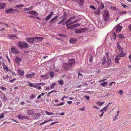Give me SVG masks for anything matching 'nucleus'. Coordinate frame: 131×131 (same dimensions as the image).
<instances>
[{
    "mask_svg": "<svg viewBox=\"0 0 131 131\" xmlns=\"http://www.w3.org/2000/svg\"><path fill=\"white\" fill-rule=\"evenodd\" d=\"M77 2L78 3L81 5L84 3V0H77Z\"/></svg>",
    "mask_w": 131,
    "mask_h": 131,
    "instance_id": "393cba45",
    "label": "nucleus"
},
{
    "mask_svg": "<svg viewBox=\"0 0 131 131\" xmlns=\"http://www.w3.org/2000/svg\"><path fill=\"white\" fill-rule=\"evenodd\" d=\"M18 73L20 75L23 76L24 74V71L22 70L18 69Z\"/></svg>",
    "mask_w": 131,
    "mask_h": 131,
    "instance_id": "dca6fc26",
    "label": "nucleus"
},
{
    "mask_svg": "<svg viewBox=\"0 0 131 131\" xmlns=\"http://www.w3.org/2000/svg\"><path fill=\"white\" fill-rule=\"evenodd\" d=\"M75 63V61L73 59H71L69 60V62L68 63L71 66L74 64Z\"/></svg>",
    "mask_w": 131,
    "mask_h": 131,
    "instance_id": "9b49d317",
    "label": "nucleus"
},
{
    "mask_svg": "<svg viewBox=\"0 0 131 131\" xmlns=\"http://www.w3.org/2000/svg\"><path fill=\"white\" fill-rule=\"evenodd\" d=\"M94 13L95 14H96L97 15H99L100 14V12H99L98 11H97L95 12Z\"/></svg>",
    "mask_w": 131,
    "mask_h": 131,
    "instance_id": "3c124183",
    "label": "nucleus"
},
{
    "mask_svg": "<svg viewBox=\"0 0 131 131\" xmlns=\"http://www.w3.org/2000/svg\"><path fill=\"white\" fill-rule=\"evenodd\" d=\"M29 14L32 15H35L36 14H37V12L33 10L29 12Z\"/></svg>",
    "mask_w": 131,
    "mask_h": 131,
    "instance_id": "6ab92c4d",
    "label": "nucleus"
},
{
    "mask_svg": "<svg viewBox=\"0 0 131 131\" xmlns=\"http://www.w3.org/2000/svg\"><path fill=\"white\" fill-rule=\"evenodd\" d=\"M72 102L71 101H68L67 102L68 104H70L72 103Z\"/></svg>",
    "mask_w": 131,
    "mask_h": 131,
    "instance_id": "69168bd1",
    "label": "nucleus"
},
{
    "mask_svg": "<svg viewBox=\"0 0 131 131\" xmlns=\"http://www.w3.org/2000/svg\"><path fill=\"white\" fill-rule=\"evenodd\" d=\"M18 119H23V116H22L21 115H18Z\"/></svg>",
    "mask_w": 131,
    "mask_h": 131,
    "instance_id": "4c0bfd02",
    "label": "nucleus"
},
{
    "mask_svg": "<svg viewBox=\"0 0 131 131\" xmlns=\"http://www.w3.org/2000/svg\"><path fill=\"white\" fill-rule=\"evenodd\" d=\"M0 88L2 90H6V88L3 86L0 87Z\"/></svg>",
    "mask_w": 131,
    "mask_h": 131,
    "instance_id": "4d7b16f0",
    "label": "nucleus"
},
{
    "mask_svg": "<svg viewBox=\"0 0 131 131\" xmlns=\"http://www.w3.org/2000/svg\"><path fill=\"white\" fill-rule=\"evenodd\" d=\"M54 73L52 71H50L49 72V75L50 77L52 78H53L54 76Z\"/></svg>",
    "mask_w": 131,
    "mask_h": 131,
    "instance_id": "4be33fe9",
    "label": "nucleus"
},
{
    "mask_svg": "<svg viewBox=\"0 0 131 131\" xmlns=\"http://www.w3.org/2000/svg\"><path fill=\"white\" fill-rule=\"evenodd\" d=\"M53 14V13L52 12H51L50 14L45 19V20L47 21L50 19L52 17Z\"/></svg>",
    "mask_w": 131,
    "mask_h": 131,
    "instance_id": "f8f14e48",
    "label": "nucleus"
},
{
    "mask_svg": "<svg viewBox=\"0 0 131 131\" xmlns=\"http://www.w3.org/2000/svg\"><path fill=\"white\" fill-rule=\"evenodd\" d=\"M118 56H116L115 58V61L116 63H118L119 62V61L120 59Z\"/></svg>",
    "mask_w": 131,
    "mask_h": 131,
    "instance_id": "aec40b11",
    "label": "nucleus"
},
{
    "mask_svg": "<svg viewBox=\"0 0 131 131\" xmlns=\"http://www.w3.org/2000/svg\"><path fill=\"white\" fill-rule=\"evenodd\" d=\"M6 5L5 3H0V8H5Z\"/></svg>",
    "mask_w": 131,
    "mask_h": 131,
    "instance_id": "412c9836",
    "label": "nucleus"
},
{
    "mask_svg": "<svg viewBox=\"0 0 131 131\" xmlns=\"http://www.w3.org/2000/svg\"><path fill=\"white\" fill-rule=\"evenodd\" d=\"M85 97L86 99L87 100H89L90 98V97L89 96H85Z\"/></svg>",
    "mask_w": 131,
    "mask_h": 131,
    "instance_id": "680f3d73",
    "label": "nucleus"
},
{
    "mask_svg": "<svg viewBox=\"0 0 131 131\" xmlns=\"http://www.w3.org/2000/svg\"><path fill=\"white\" fill-rule=\"evenodd\" d=\"M126 11H123V12H119L118 13L119 14H126Z\"/></svg>",
    "mask_w": 131,
    "mask_h": 131,
    "instance_id": "ea45409f",
    "label": "nucleus"
},
{
    "mask_svg": "<svg viewBox=\"0 0 131 131\" xmlns=\"http://www.w3.org/2000/svg\"><path fill=\"white\" fill-rule=\"evenodd\" d=\"M46 83H37V84H37V85H42L43 86H44L45 84Z\"/></svg>",
    "mask_w": 131,
    "mask_h": 131,
    "instance_id": "49530a36",
    "label": "nucleus"
},
{
    "mask_svg": "<svg viewBox=\"0 0 131 131\" xmlns=\"http://www.w3.org/2000/svg\"><path fill=\"white\" fill-rule=\"evenodd\" d=\"M28 84L29 86L31 87H33V86L34 85H33V84L31 83L30 82H28Z\"/></svg>",
    "mask_w": 131,
    "mask_h": 131,
    "instance_id": "c03bdc74",
    "label": "nucleus"
},
{
    "mask_svg": "<svg viewBox=\"0 0 131 131\" xmlns=\"http://www.w3.org/2000/svg\"><path fill=\"white\" fill-rule=\"evenodd\" d=\"M115 50L116 51H117V50H123V49L121 46H120L119 44L118 43L117 45V46L115 47Z\"/></svg>",
    "mask_w": 131,
    "mask_h": 131,
    "instance_id": "423d86ee",
    "label": "nucleus"
},
{
    "mask_svg": "<svg viewBox=\"0 0 131 131\" xmlns=\"http://www.w3.org/2000/svg\"><path fill=\"white\" fill-rule=\"evenodd\" d=\"M123 91L122 90H120L119 91V93L121 95H122L123 94Z\"/></svg>",
    "mask_w": 131,
    "mask_h": 131,
    "instance_id": "09e8293b",
    "label": "nucleus"
},
{
    "mask_svg": "<svg viewBox=\"0 0 131 131\" xmlns=\"http://www.w3.org/2000/svg\"><path fill=\"white\" fill-rule=\"evenodd\" d=\"M105 102L104 101L103 102H96V103L99 106H101Z\"/></svg>",
    "mask_w": 131,
    "mask_h": 131,
    "instance_id": "a878e982",
    "label": "nucleus"
},
{
    "mask_svg": "<svg viewBox=\"0 0 131 131\" xmlns=\"http://www.w3.org/2000/svg\"><path fill=\"white\" fill-rule=\"evenodd\" d=\"M24 10L25 11H29L30 10V9H29V8H25L24 9Z\"/></svg>",
    "mask_w": 131,
    "mask_h": 131,
    "instance_id": "e2e57ef3",
    "label": "nucleus"
},
{
    "mask_svg": "<svg viewBox=\"0 0 131 131\" xmlns=\"http://www.w3.org/2000/svg\"><path fill=\"white\" fill-rule=\"evenodd\" d=\"M58 17V16H56L55 17H54L51 19L49 21V23H52L51 24V25L53 23V22Z\"/></svg>",
    "mask_w": 131,
    "mask_h": 131,
    "instance_id": "a211bd4d",
    "label": "nucleus"
},
{
    "mask_svg": "<svg viewBox=\"0 0 131 131\" xmlns=\"http://www.w3.org/2000/svg\"><path fill=\"white\" fill-rule=\"evenodd\" d=\"M83 77L82 74L80 72L78 73V77L79 78L81 79Z\"/></svg>",
    "mask_w": 131,
    "mask_h": 131,
    "instance_id": "72a5a7b5",
    "label": "nucleus"
},
{
    "mask_svg": "<svg viewBox=\"0 0 131 131\" xmlns=\"http://www.w3.org/2000/svg\"><path fill=\"white\" fill-rule=\"evenodd\" d=\"M23 119L25 118V119H29L30 118L29 117H27V116H23Z\"/></svg>",
    "mask_w": 131,
    "mask_h": 131,
    "instance_id": "bf43d9fd",
    "label": "nucleus"
},
{
    "mask_svg": "<svg viewBox=\"0 0 131 131\" xmlns=\"http://www.w3.org/2000/svg\"><path fill=\"white\" fill-rule=\"evenodd\" d=\"M4 116L3 113H2L1 115L0 116V119L3 118L4 117Z\"/></svg>",
    "mask_w": 131,
    "mask_h": 131,
    "instance_id": "13d9d810",
    "label": "nucleus"
},
{
    "mask_svg": "<svg viewBox=\"0 0 131 131\" xmlns=\"http://www.w3.org/2000/svg\"><path fill=\"white\" fill-rule=\"evenodd\" d=\"M11 51L13 53H16V48L15 46H12L11 47Z\"/></svg>",
    "mask_w": 131,
    "mask_h": 131,
    "instance_id": "9d476101",
    "label": "nucleus"
},
{
    "mask_svg": "<svg viewBox=\"0 0 131 131\" xmlns=\"http://www.w3.org/2000/svg\"><path fill=\"white\" fill-rule=\"evenodd\" d=\"M122 27L121 26H118L116 28V31L117 32H119L121 31Z\"/></svg>",
    "mask_w": 131,
    "mask_h": 131,
    "instance_id": "f3484780",
    "label": "nucleus"
},
{
    "mask_svg": "<svg viewBox=\"0 0 131 131\" xmlns=\"http://www.w3.org/2000/svg\"><path fill=\"white\" fill-rule=\"evenodd\" d=\"M90 8H91L94 10H95L96 9L95 8L94 6H93L90 5Z\"/></svg>",
    "mask_w": 131,
    "mask_h": 131,
    "instance_id": "6e6d98bb",
    "label": "nucleus"
},
{
    "mask_svg": "<svg viewBox=\"0 0 131 131\" xmlns=\"http://www.w3.org/2000/svg\"><path fill=\"white\" fill-rule=\"evenodd\" d=\"M35 97V96L34 94H32L31 95V96L30 97V99H33Z\"/></svg>",
    "mask_w": 131,
    "mask_h": 131,
    "instance_id": "8fccbe9b",
    "label": "nucleus"
},
{
    "mask_svg": "<svg viewBox=\"0 0 131 131\" xmlns=\"http://www.w3.org/2000/svg\"><path fill=\"white\" fill-rule=\"evenodd\" d=\"M109 12L107 11H105L104 12V14L106 15L105 16H106L108 19V16H109Z\"/></svg>",
    "mask_w": 131,
    "mask_h": 131,
    "instance_id": "bb28decb",
    "label": "nucleus"
},
{
    "mask_svg": "<svg viewBox=\"0 0 131 131\" xmlns=\"http://www.w3.org/2000/svg\"><path fill=\"white\" fill-rule=\"evenodd\" d=\"M50 121L49 120L47 121L45 120L43 122H42V123H41L39 124V125H42L44 124L45 123H47L49 122Z\"/></svg>",
    "mask_w": 131,
    "mask_h": 131,
    "instance_id": "c9c22d12",
    "label": "nucleus"
},
{
    "mask_svg": "<svg viewBox=\"0 0 131 131\" xmlns=\"http://www.w3.org/2000/svg\"><path fill=\"white\" fill-rule=\"evenodd\" d=\"M21 60V59L20 58H18L17 57V64H18V63H19Z\"/></svg>",
    "mask_w": 131,
    "mask_h": 131,
    "instance_id": "79ce46f5",
    "label": "nucleus"
},
{
    "mask_svg": "<svg viewBox=\"0 0 131 131\" xmlns=\"http://www.w3.org/2000/svg\"><path fill=\"white\" fill-rule=\"evenodd\" d=\"M45 113L46 114L48 115H53L54 114V113H50L49 112H48V111H45Z\"/></svg>",
    "mask_w": 131,
    "mask_h": 131,
    "instance_id": "f704fd0d",
    "label": "nucleus"
},
{
    "mask_svg": "<svg viewBox=\"0 0 131 131\" xmlns=\"http://www.w3.org/2000/svg\"><path fill=\"white\" fill-rule=\"evenodd\" d=\"M40 116V114L38 113H35L33 114L32 115V116L34 119H36L39 117Z\"/></svg>",
    "mask_w": 131,
    "mask_h": 131,
    "instance_id": "2eb2a0df",
    "label": "nucleus"
},
{
    "mask_svg": "<svg viewBox=\"0 0 131 131\" xmlns=\"http://www.w3.org/2000/svg\"><path fill=\"white\" fill-rule=\"evenodd\" d=\"M18 45L20 48L23 49L27 47L28 46V45L24 42H20L18 43Z\"/></svg>",
    "mask_w": 131,
    "mask_h": 131,
    "instance_id": "f257e3e1",
    "label": "nucleus"
},
{
    "mask_svg": "<svg viewBox=\"0 0 131 131\" xmlns=\"http://www.w3.org/2000/svg\"><path fill=\"white\" fill-rule=\"evenodd\" d=\"M121 5H122V6L124 7V8H126V7H129V6H126L124 4H123L122 3L121 4Z\"/></svg>",
    "mask_w": 131,
    "mask_h": 131,
    "instance_id": "5fc2aeb1",
    "label": "nucleus"
},
{
    "mask_svg": "<svg viewBox=\"0 0 131 131\" xmlns=\"http://www.w3.org/2000/svg\"><path fill=\"white\" fill-rule=\"evenodd\" d=\"M77 42V40L75 38H72L69 40V42L70 43L72 44H75Z\"/></svg>",
    "mask_w": 131,
    "mask_h": 131,
    "instance_id": "1a4fd4ad",
    "label": "nucleus"
},
{
    "mask_svg": "<svg viewBox=\"0 0 131 131\" xmlns=\"http://www.w3.org/2000/svg\"><path fill=\"white\" fill-rule=\"evenodd\" d=\"M56 85V84L55 83H52L50 86V88L51 89H52L54 88Z\"/></svg>",
    "mask_w": 131,
    "mask_h": 131,
    "instance_id": "cd10ccee",
    "label": "nucleus"
},
{
    "mask_svg": "<svg viewBox=\"0 0 131 131\" xmlns=\"http://www.w3.org/2000/svg\"><path fill=\"white\" fill-rule=\"evenodd\" d=\"M15 10L12 8L7 9L6 10L5 12L7 14L12 13H13Z\"/></svg>",
    "mask_w": 131,
    "mask_h": 131,
    "instance_id": "6e6552de",
    "label": "nucleus"
},
{
    "mask_svg": "<svg viewBox=\"0 0 131 131\" xmlns=\"http://www.w3.org/2000/svg\"><path fill=\"white\" fill-rule=\"evenodd\" d=\"M118 54V56H119V57H124L125 54V52H124L123 50H117L116 51Z\"/></svg>",
    "mask_w": 131,
    "mask_h": 131,
    "instance_id": "f03ea898",
    "label": "nucleus"
},
{
    "mask_svg": "<svg viewBox=\"0 0 131 131\" xmlns=\"http://www.w3.org/2000/svg\"><path fill=\"white\" fill-rule=\"evenodd\" d=\"M71 67L70 65L68 63H65L63 64V68L64 70H67L69 69Z\"/></svg>",
    "mask_w": 131,
    "mask_h": 131,
    "instance_id": "20e7f679",
    "label": "nucleus"
},
{
    "mask_svg": "<svg viewBox=\"0 0 131 131\" xmlns=\"http://www.w3.org/2000/svg\"><path fill=\"white\" fill-rule=\"evenodd\" d=\"M109 61H110V62L111 61L110 59H108V60H107V62H102V64H105V63H108V64L109 65H110V63L109 62Z\"/></svg>",
    "mask_w": 131,
    "mask_h": 131,
    "instance_id": "c85d7f7f",
    "label": "nucleus"
},
{
    "mask_svg": "<svg viewBox=\"0 0 131 131\" xmlns=\"http://www.w3.org/2000/svg\"><path fill=\"white\" fill-rule=\"evenodd\" d=\"M100 6L101 9H103L104 7V4L102 3H100Z\"/></svg>",
    "mask_w": 131,
    "mask_h": 131,
    "instance_id": "473e14b6",
    "label": "nucleus"
},
{
    "mask_svg": "<svg viewBox=\"0 0 131 131\" xmlns=\"http://www.w3.org/2000/svg\"><path fill=\"white\" fill-rule=\"evenodd\" d=\"M66 17L65 16L63 17L62 19L61 20L63 22L66 19Z\"/></svg>",
    "mask_w": 131,
    "mask_h": 131,
    "instance_id": "de8ad7c7",
    "label": "nucleus"
},
{
    "mask_svg": "<svg viewBox=\"0 0 131 131\" xmlns=\"http://www.w3.org/2000/svg\"><path fill=\"white\" fill-rule=\"evenodd\" d=\"M86 29L85 28H81L78 29L76 30L75 31V32L76 33H79L82 32L86 31Z\"/></svg>",
    "mask_w": 131,
    "mask_h": 131,
    "instance_id": "39448f33",
    "label": "nucleus"
},
{
    "mask_svg": "<svg viewBox=\"0 0 131 131\" xmlns=\"http://www.w3.org/2000/svg\"><path fill=\"white\" fill-rule=\"evenodd\" d=\"M108 83L107 82H104L102 83L101 84V85H102L103 87H105L107 85V83Z\"/></svg>",
    "mask_w": 131,
    "mask_h": 131,
    "instance_id": "c756f323",
    "label": "nucleus"
},
{
    "mask_svg": "<svg viewBox=\"0 0 131 131\" xmlns=\"http://www.w3.org/2000/svg\"><path fill=\"white\" fill-rule=\"evenodd\" d=\"M93 58L92 56H90V58L89 61L91 63H92V62Z\"/></svg>",
    "mask_w": 131,
    "mask_h": 131,
    "instance_id": "a18cd8bd",
    "label": "nucleus"
},
{
    "mask_svg": "<svg viewBox=\"0 0 131 131\" xmlns=\"http://www.w3.org/2000/svg\"><path fill=\"white\" fill-rule=\"evenodd\" d=\"M24 6V5H23L21 4H19L18 5H17V7H22Z\"/></svg>",
    "mask_w": 131,
    "mask_h": 131,
    "instance_id": "864d4df0",
    "label": "nucleus"
},
{
    "mask_svg": "<svg viewBox=\"0 0 131 131\" xmlns=\"http://www.w3.org/2000/svg\"><path fill=\"white\" fill-rule=\"evenodd\" d=\"M58 123V122H53L51 123V124L50 125H53V124H56V123Z\"/></svg>",
    "mask_w": 131,
    "mask_h": 131,
    "instance_id": "052dcab7",
    "label": "nucleus"
},
{
    "mask_svg": "<svg viewBox=\"0 0 131 131\" xmlns=\"http://www.w3.org/2000/svg\"><path fill=\"white\" fill-rule=\"evenodd\" d=\"M71 20L70 18L68 19L67 21L65 22V24H66L69 23L70 21H71Z\"/></svg>",
    "mask_w": 131,
    "mask_h": 131,
    "instance_id": "a19ab883",
    "label": "nucleus"
},
{
    "mask_svg": "<svg viewBox=\"0 0 131 131\" xmlns=\"http://www.w3.org/2000/svg\"><path fill=\"white\" fill-rule=\"evenodd\" d=\"M35 75V73H33L32 74H28L26 76V77L27 78L29 79L30 78H32Z\"/></svg>",
    "mask_w": 131,
    "mask_h": 131,
    "instance_id": "ddd939ff",
    "label": "nucleus"
},
{
    "mask_svg": "<svg viewBox=\"0 0 131 131\" xmlns=\"http://www.w3.org/2000/svg\"><path fill=\"white\" fill-rule=\"evenodd\" d=\"M75 16H73V17H71L70 18L71 19V20H73L75 19Z\"/></svg>",
    "mask_w": 131,
    "mask_h": 131,
    "instance_id": "0e129e2a",
    "label": "nucleus"
},
{
    "mask_svg": "<svg viewBox=\"0 0 131 131\" xmlns=\"http://www.w3.org/2000/svg\"><path fill=\"white\" fill-rule=\"evenodd\" d=\"M33 38L34 43L41 42L44 39V38L42 37H36L34 38Z\"/></svg>",
    "mask_w": 131,
    "mask_h": 131,
    "instance_id": "7ed1b4c3",
    "label": "nucleus"
},
{
    "mask_svg": "<svg viewBox=\"0 0 131 131\" xmlns=\"http://www.w3.org/2000/svg\"><path fill=\"white\" fill-rule=\"evenodd\" d=\"M108 107V105H107L105 107H104L103 108L104 111H106V109Z\"/></svg>",
    "mask_w": 131,
    "mask_h": 131,
    "instance_id": "603ef678",
    "label": "nucleus"
},
{
    "mask_svg": "<svg viewBox=\"0 0 131 131\" xmlns=\"http://www.w3.org/2000/svg\"><path fill=\"white\" fill-rule=\"evenodd\" d=\"M129 60L130 62H131V54L129 56Z\"/></svg>",
    "mask_w": 131,
    "mask_h": 131,
    "instance_id": "774afa93",
    "label": "nucleus"
},
{
    "mask_svg": "<svg viewBox=\"0 0 131 131\" xmlns=\"http://www.w3.org/2000/svg\"><path fill=\"white\" fill-rule=\"evenodd\" d=\"M3 68L4 70H6L8 72L9 70L8 67L6 66L5 64H4L3 63Z\"/></svg>",
    "mask_w": 131,
    "mask_h": 131,
    "instance_id": "b1692460",
    "label": "nucleus"
},
{
    "mask_svg": "<svg viewBox=\"0 0 131 131\" xmlns=\"http://www.w3.org/2000/svg\"><path fill=\"white\" fill-rule=\"evenodd\" d=\"M80 25V24L79 23H77L74 24L72 26H73L74 27H76L78 26H79Z\"/></svg>",
    "mask_w": 131,
    "mask_h": 131,
    "instance_id": "58836bf2",
    "label": "nucleus"
},
{
    "mask_svg": "<svg viewBox=\"0 0 131 131\" xmlns=\"http://www.w3.org/2000/svg\"><path fill=\"white\" fill-rule=\"evenodd\" d=\"M16 37V36L15 35H8V37L10 39H13L14 37Z\"/></svg>",
    "mask_w": 131,
    "mask_h": 131,
    "instance_id": "5701e85b",
    "label": "nucleus"
},
{
    "mask_svg": "<svg viewBox=\"0 0 131 131\" xmlns=\"http://www.w3.org/2000/svg\"><path fill=\"white\" fill-rule=\"evenodd\" d=\"M79 110H81L82 111H83L84 110V107H83L81 109H80Z\"/></svg>",
    "mask_w": 131,
    "mask_h": 131,
    "instance_id": "338daca9",
    "label": "nucleus"
},
{
    "mask_svg": "<svg viewBox=\"0 0 131 131\" xmlns=\"http://www.w3.org/2000/svg\"><path fill=\"white\" fill-rule=\"evenodd\" d=\"M26 113L27 115H31L34 113V111L31 110H28L26 111Z\"/></svg>",
    "mask_w": 131,
    "mask_h": 131,
    "instance_id": "0eeeda50",
    "label": "nucleus"
},
{
    "mask_svg": "<svg viewBox=\"0 0 131 131\" xmlns=\"http://www.w3.org/2000/svg\"><path fill=\"white\" fill-rule=\"evenodd\" d=\"M58 82L61 85H62L63 84V80H58Z\"/></svg>",
    "mask_w": 131,
    "mask_h": 131,
    "instance_id": "2f4dec72",
    "label": "nucleus"
},
{
    "mask_svg": "<svg viewBox=\"0 0 131 131\" xmlns=\"http://www.w3.org/2000/svg\"><path fill=\"white\" fill-rule=\"evenodd\" d=\"M44 77V79H46L48 77L47 76V75L46 74L45 75H41L40 76V77L42 78Z\"/></svg>",
    "mask_w": 131,
    "mask_h": 131,
    "instance_id": "7c9ffc66",
    "label": "nucleus"
},
{
    "mask_svg": "<svg viewBox=\"0 0 131 131\" xmlns=\"http://www.w3.org/2000/svg\"><path fill=\"white\" fill-rule=\"evenodd\" d=\"M111 9L114 10H117V9L114 6H111Z\"/></svg>",
    "mask_w": 131,
    "mask_h": 131,
    "instance_id": "37998d69",
    "label": "nucleus"
},
{
    "mask_svg": "<svg viewBox=\"0 0 131 131\" xmlns=\"http://www.w3.org/2000/svg\"><path fill=\"white\" fill-rule=\"evenodd\" d=\"M118 37L121 39H123L124 38V36L122 34H119L118 35Z\"/></svg>",
    "mask_w": 131,
    "mask_h": 131,
    "instance_id": "e433bc0d",
    "label": "nucleus"
},
{
    "mask_svg": "<svg viewBox=\"0 0 131 131\" xmlns=\"http://www.w3.org/2000/svg\"><path fill=\"white\" fill-rule=\"evenodd\" d=\"M26 40L27 41L30 43H34V38H26Z\"/></svg>",
    "mask_w": 131,
    "mask_h": 131,
    "instance_id": "4468645a",
    "label": "nucleus"
}]
</instances>
